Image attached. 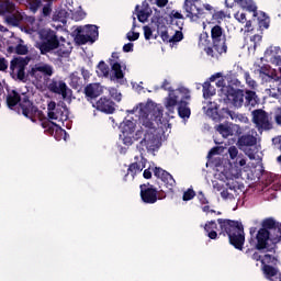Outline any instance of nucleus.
Returning <instances> with one entry per match:
<instances>
[{
	"mask_svg": "<svg viewBox=\"0 0 281 281\" xmlns=\"http://www.w3.org/2000/svg\"><path fill=\"white\" fill-rule=\"evenodd\" d=\"M261 42H262V36L254 35L250 38V45L248 47L249 52H256V47H258V45H260Z\"/></svg>",
	"mask_w": 281,
	"mask_h": 281,
	"instance_id": "58836bf2",
	"label": "nucleus"
},
{
	"mask_svg": "<svg viewBox=\"0 0 281 281\" xmlns=\"http://www.w3.org/2000/svg\"><path fill=\"white\" fill-rule=\"evenodd\" d=\"M123 52L128 53L133 52V43H127L123 46Z\"/></svg>",
	"mask_w": 281,
	"mask_h": 281,
	"instance_id": "e2e57ef3",
	"label": "nucleus"
},
{
	"mask_svg": "<svg viewBox=\"0 0 281 281\" xmlns=\"http://www.w3.org/2000/svg\"><path fill=\"white\" fill-rule=\"evenodd\" d=\"M97 74L100 78H109V74H111V70L106 63L100 61L97 67Z\"/></svg>",
	"mask_w": 281,
	"mask_h": 281,
	"instance_id": "473e14b6",
	"label": "nucleus"
},
{
	"mask_svg": "<svg viewBox=\"0 0 281 281\" xmlns=\"http://www.w3.org/2000/svg\"><path fill=\"white\" fill-rule=\"evenodd\" d=\"M148 16H150V8H148V4H143V9L138 10L137 19L140 23H146Z\"/></svg>",
	"mask_w": 281,
	"mask_h": 281,
	"instance_id": "2f4dec72",
	"label": "nucleus"
},
{
	"mask_svg": "<svg viewBox=\"0 0 281 281\" xmlns=\"http://www.w3.org/2000/svg\"><path fill=\"white\" fill-rule=\"evenodd\" d=\"M109 64L111 67L110 78L111 80L120 82L124 80V71H126V63L120 59V53H112L109 58Z\"/></svg>",
	"mask_w": 281,
	"mask_h": 281,
	"instance_id": "9b49d317",
	"label": "nucleus"
},
{
	"mask_svg": "<svg viewBox=\"0 0 281 281\" xmlns=\"http://www.w3.org/2000/svg\"><path fill=\"white\" fill-rule=\"evenodd\" d=\"M227 18V14H225V11H217L213 14V20L217 23H221V21L225 20Z\"/></svg>",
	"mask_w": 281,
	"mask_h": 281,
	"instance_id": "de8ad7c7",
	"label": "nucleus"
},
{
	"mask_svg": "<svg viewBox=\"0 0 281 281\" xmlns=\"http://www.w3.org/2000/svg\"><path fill=\"white\" fill-rule=\"evenodd\" d=\"M133 30H135V25L133 26L132 31H130L126 34L127 41H137V38H139V33H137V32H135Z\"/></svg>",
	"mask_w": 281,
	"mask_h": 281,
	"instance_id": "8fccbe9b",
	"label": "nucleus"
},
{
	"mask_svg": "<svg viewBox=\"0 0 281 281\" xmlns=\"http://www.w3.org/2000/svg\"><path fill=\"white\" fill-rule=\"evenodd\" d=\"M171 25H175V21H183V14L179 11H171L170 13Z\"/></svg>",
	"mask_w": 281,
	"mask_h": 281,
	"instance_id": "49530a36",
	"label": "nucleus"
},
{
	"mask_svg": "<svg viewBox=\"0 0 281 281\" xmlns=\"http://www.w3.org/2000/svg\"><path fill=\"white\" fill-rule=\"evenodd\" d=\"M221 153V147H214L209 151V157H214V155H218Z\"/></svg>",
	"mask_w": 281,
	"mask_h": 281,
	"instance_id": "680f3d73",
	"label": "nucleus"
},
{
	"mask_svg": "<svg viewBox=\"0 0 281 281\" xmlns=\"http://www.w3.org/2000/svg\"><path fill=\"white\" fill-rule=\"evenodd\" d=\"M109 93H110L111 98H113L117 102H120V100H122V93L117 92V89L110 88Z\"/></svg>",
	"mask_w": 281,
	"mask_h": 281,
	"instance_id": "09e8293b",
	"label": "nucleus"
},
{
	"mask_svg": "<svg viewBox=\"0 0 281 281\" xmlns=\"http://www.w3.org/2000/svg\"><path fill=\"white\" fill-rule=\"evenodd\" d=\"M273 83L277 88L266 89V93L270 95V98H280L281 95V78L276 81V79H272Z\"/></svg>",
	"mask_w": 281,
	"mask_h": 281,
	"instance_id": "c85d7f7f",
	"label": "nucleus"
},
{
	"mask_svg": "<svg viewBox=\"0 0 281 281\" xmlns=\"http://www.w3.org/2000/svg\"><path fill=\"white\" fill-rule=\"evenodd\" d=\"M218 78H221V79L216 82V87H222V91L226 95L227 94V89H232V87L225 86V79H223V74L222 72H217V74L211 76L210 80H211V82H214Z\"/></svg>",
	"mask_w": 281,
	"mask_h": 281,
	"instance_id": "cd10ccee",
	"label": "nucleus"
},
{
	"mask_svg": "<svg viewBox=\"0 0 281 281\" xmlns=\"http://www.w3.org/2000/svg\"><path fill=\"white\" fill-rule=\"evenodd\" d=\"M142 170H144V167H142V165L134 162L132 165H130L128 169H127V175H132L133 179L135 178V175H139V172H142Z\"/></svg>",
	"mask_w": 281,
	"mask_h": 281,
	"instance_id": "4c0bfd02",
	"label": "nucleus"
},
{
	"mask_svg": "<svg viewBox=\"0 0 281 281\" xmlns=\"http://www.w3.org/2000/svg\"><path fill=\"white\" fill-rule=\"evenodd\" d=\"M222 234H227L231 245L235 249L243 250L245 245V228L238 221L232 220H217Z\"/></svg>",
	"mask_w": 281,
	"mask_h": 281,
	"instance_id": "20e7f679",
	"label": "nucleus"
},
{
	"mask_svg": "<svg viewBox=\"0 0 281 281\" xmlns=\"http://www.w3.org/2000/svg\"><path fill=\"white\" fill-rule=\"evenodd\" d=\"M154 175L155 177H157V179H161V181L165 183L166 188H168V190H172V188H175V186H177V181H175V178H172V175H170L168 171L156 167L154 169Z\"/></svg>",
	"mask_w": 281,
	"mask_h": 281,
	"instance_id": "4be33fe9",
	"label": "nucleus"
},
{
	"mask_svg": "<svg viewBox=\"0 0 281 281\" xmlns=\"http://www.w3.org/2000/svg\"><path fill=\"white\" fill-rule=\"evenodd\" d=\"M85 16H87V14L85 13V11H81V10L72 13L74 21H82V19H85Z\"/></svg>",
	"mask_w": 281,
	"mask_h": 281,
	"instance_id": "603ef678",
	"label": "nucleus"
},
{
	"mask_svg": "<svg viewBox=\"0 0 281 281\" xmlns=\"http://www.w3.org/2000/svg\"><path fill=\"white\" fill-rule=\"evenodd\" d=\"M143 177L145 179H150V177H153V172L150 171V169H145L144 173H143Z\"/></svg>",
	"mask_w": 281,
	"mask_h": 281,
	"instance_id": "69168bd1",
	"label": "nucleus"
},
{
	"mask_svg": "<svg viewBox=\"0 0 281 281\" xmlns=\"http://www.w3.org/2000/svg\"><path fill=\"white\" fill-rule=\"evenodd\" d=\"M135 113L138 115V122L144 128L138 130L135 133V139L140 140V147L143 150H157L161 146V133L155 128V124L161 122L164 117V110L161 105H157L153 102L146 104L139 103Z\"/></svg>",
	"mask_w": 281,
	"mask_h": 281,
	"instance_id": "f257e3e1",
	"label": "nucleus"
},
{
	"mask_svg": "<svg viewBox=\"0 0 281 281\" xmlns=\"http://www.w3.org/2000/svg\"><path fill=\"white\" fill-rule=\"evenodd\" d=\"M245 32H251V21L246 22Z\"/></svg>",
	"mask_w": 281,
	"mask_h": 281,
	"instance_id": "774afa93",
	"label": "nucleus"
},
{
	"mask_svg": "<svg viewBox=\"0 0 281 281\" xmlns=\"http://www.w3.org/2000/svg\"><path fill=\"white\" fill-rule=\"evenodd\" d=\"M8 69V60L5 58L0 57V71H5Z\"/></svg>",
	"mask_w": 281,
	"mask_h": 281,
	"instance_id": "bf43d9fd",
	"label": "nucleus"
},
{
	"mask_svg": "<svg viewBox=\"0 0 281 281\" xmlns=\"http://www.w3.org/2000/svg\"><path fill=\"white\" fill-rule=\"evenodd\" d=\"M103 91H104V88L100 83H90L85 89V93L87 98H91V99L102 95Z\"/></svg>",
	"mask_w": 281,
	"mask_h": 281,
	"instance_id": "a878e982",
	"label": "nucleus"
},
{
	"mask_svg": "<svg viewBox=\"0 0 281 281\" xmlns=\"http://www.w3.org/2000/svg\"><path fill=\"white\" fill-rule=\"evenodd\" d=\"M178 114L182 120H186V117H190V108H188V103L183 100H180L179 105H178Z\"/></svg>",
	"mask_w": 281,
	"mask_h": 281,
	"instance_id": "7c9ffc66",
	"label": "nucleus"
},
{
	"mask_svg": "<svg viewBox=\"0 0 281 281\" xmlns=\"http://www.w3.org/2000/svg\"><path fill=\"white\" fill-rule=\"evenodd\" d=\"M235 19L236 21H238L239 23H247V15L245 13H240V12H237L235 14Z\"/></svg>",
	"mask_w": 281,
	"mask_h": 281,
	"instance_id": "4d7b16f0",
	"label": "nucleus"
},
{
	"mask_svg": "<svg viewBox=\"0 0 281 281\" xmlns=\"http://www.w3.org/2000/svg\"><path fill=\"white\" fill-rule=\"evenodd\" d=\"M140 198L144 203H157V190L153 187L140 186Z\"/></svg>",
	"mask_w": 281,
	"mask_h": 281,
	"instance_id": "5701e85b",
	"label": "nucleus"
},
{
	"mask_svg": "<svg viewBox=\"0 0 281 281\" xmlns=\"http://www.w3.org/2000/svg\"><path fill=\"white\" fill-rule=\"evenodd\" d=\"M211 38L214 49H217L218 53L227 52V45H225V31L221 25H215L211 29Z\"/></svg>",
	"mask_w": 281,
	"mask_h": 281,
	"instance_id": "4468645a",
	"label": "nucleus"
},
{
	"mask_svg": "<svg viewBox=\"0 0 281 281\" xmlns=\"http://www.w3.org/2000/svg\"><path fill=\"white\" fill-rule=\"evenodd\" d=\"M97 109L98 111H101L102 113L112 114L115 113V103L106 98H101L97 102Z\"/></svg>",
	"mask_w": 281,
	"mask_h": 281,
	"instance_id": "b1692460",
	"label": "nucleus"
},
{
	"mask_svg": "<svg viewBox=\"0 0 281 281\" xmlns=\"http://www.w3.org/2000/svg\"><path fill=\"white\" fill-rule=\"evenodd\" d=\"M77 35L75 41L78 45H87V43H95V40L99 36L98 26L95 25H86V26H78Z\"/></svg>",
	"mask_w": 281,
	"mask_h": 281,
	"instance_id": "9d476101",
	"label": "nucleus"
},
{
	"mask_svg": "<svg viewBox=\"0 0 281 281\" xmlns=\"http://www.w3.org/2000/svg\"><path fill=\"white\" fill-rule=\"evenodd\" d=\"M205 52L207 54V56H211V58H218L221 56V54H225V52H221L218 53V49L216 48H212V47H207L205 48Z\"/></svg>",
	"mask_w": 281,
	"mask_h": 281,
	"instance_id": "c03bdc74",
	"label": "nucleus"
},
{
	"mask_svg": "<svg viewBox=\"0 0 281 281\" xmlns=\"http://www.w3.org/2000/svg\"><path fill=\"white\" fill-rule=\"evenodd\" d=\"M216 92L214 91V87H212V83L210 82H204L203 83V98L207 100L209 98H212Z\"/></svg>",
	"mask_w": 281,
	"mask_h": 281,
	"instance_id": "e433bc0d",
	"label": "nucleus"
},
{
	"mask_svg": "<svg viewBox=\"0 0 281 281\" xmlns=\"http://www.w3.org/2000/svg\"><path fill=\"white\" fill-rule=\"evenodd\" d=\"M172 25H177L178 30H182V27H183V20H176Z\"/></svg>",
	"mask_w": 281,
	"mask_h": 281,
	"instance_id": "338daca9",
	"label": "nucleus"
},
{
	"mask_svg": "<svg viewBox=\"0 0 281 281\" xmlns=\"http://www.w3.org/2000/svg\"><path fill=\"white\" fill-rule=\"evenodd\" d=\"M265 58L271 65H274L277 68H271V66L266 65L259 69V76L265 80H276L278 82L281 78V49L278 46H270L265 52Z\"/></svg>",
	"mask_w": 281,
	"mask_h": 281,
	"instance_id": "7ed1b4c3",
	"label": "nucleus"
},
{
	"mask_svg": "<svg viewBox=\"0 0 281 281\" xmlns=\"http://www.w3.org/2000/svg\"><path fill=\"white\" fill-rule=\"evenodd\" d=\"M151 25L157 27V34L160 35L164 43H179V41L183 40V33L181 31H176L173 35L168 34L166 19L164 18H154Z\"/></svg>",
	"mask_w": 281,
	"mask_h": 281,
	"instance_id": "6e6552de",
	"label": "nucleus"
},
{
	"mask_svg": "<svg viewBox=\"0 0 281 281\" xmlns=\"http://www.w3.org/2000/svg\"><path fill=\"white\" fill-rule=\"evenodd\" d=\"M237 164H238V166H247V159H245V158H243V157H240V156H238L237 157Z\"/></svg>",
	"mask_w": 281,
	"mask_h": 281,
	"instance_id": "0e129e2a",
	"label": "nucleus"
},
{
	"mask_svg": "<svg viewBox=\"0 0 281 281\" xmlns=\"http://www.w3.org/2000/svg\"><path fill=\"white\" fill-rule=\"evenodd\" d=\"M254 122L259 128V131H269L271 128V123L269 122V115L262 110H256L252 112Z\"/></svg>",
	"mask_w": 281,
	"mask_h": 281,
	"instance_id": "aec40b11",
	"label": "nucleus"
},
{
	"mask_svg": "<svg viewBox=\"0 0 281 281\" xmlns=\"http://www.w3.org/2000/svg\"><path fill=\"white\" fill-rule=\"evenodd\" d=\"M272 143L274 144V148H278V150H281V136L273 138Z\"/></svg>",
	"mask_w": 281,
	"mask_h": 281,
	"instance_id": "052dcab7",
	"label": "nucleus"
},
{
	"mask_svg": "<svg viewBox=\"0 0 281 281\" xmlns=\"http://www.w3.org/2000/svg\"><path fill=\"white\" fill-rule=\"evenodd\" d=\"M16 54H20L24 56V54H27V46L18 45L16 46Z\"/></svg>",
	"mask_w": 281,
	"mask_h": 281,
	"instance_id": "13d9d810",
	"label": "nucleus"
},
{
	"mask_svg": "<svg viewBox=\"0 0 281 281\" xmlns=\"http://www.w3.org/2000/svg\"><path fill=\"white\" fill-rule=\"evenodd\" d=\"M196 193H194V190L189 189L183 193V201H192L194 199Z\"/></svg>",
	"mask_w": 281,
	"mask_h": 281,
	"instance_id": "3c124183",
	"label": "nucleus"
},
{
	"mask_svg": "<svg viewBox=\"0 0 281 281\" xmlns=\"http://www.w3.org/2000/svg\"><path fill=\"white\" fill-rule=\"evenodd\" d=\"M256 142H257L256 137L251 134H248L239 137L237 142V146L239 150L246 151L247 148L251 146H256Z\"/></svg>",
	"mask_w": 281,
	"mask_h": 281,
	"instance_id": "393cba45",
	"label": "nucleus"
},
{
	"mask_svg": "<svg viewBox=\"0 0 281 281\" xmlns=\"http://www.w3.org/2000/svg\"><path fill=\"white\" fill-rule=\"evenodd\" d=\"M221 196L225 201H232V199H235V196H236V191L234 189L229 188V190L222 191Z\"/></svg>",
	"mask_w": 281,
	"mask_h": 281,
	"instance_id": "79ce46f5",
	"label": "nucleus"
},
{
	"mask_svg": "<svg viewBox=\"0 0 281 281\" xmlns=\"http://www.w3.org/2000/svg\"><path fill=\"white\" fill-rule=\"evenodd\" d=\"M236 3H238V5H240V8H243L244 10H248L249 12H256L257 7L254 3V1L251 0H235Z\"/></svg>",
	"mask_w": 281,
	"mask_h": 281,
	"instance_id": "72a5a7b5",
	"label": "nucleus"
},
{
	"mask_svg": "<svg viewBox=\"0 0 281 281\" xmlns=\"http://www.w3.org/2000/svg\"><path fill=\"white\" fill-rule=\"evenodd\" d=\"M7 104L9 109L20 105L22 113L25 117H32L36 108L32 104V101L27 98V94H19L16 91H12L7 98Z\"/></svg>",
	"mask_w": 281,
	"mask_h": 281,
	"instance_id": "0eeeda50",
	"label": "nucleus"
},
{
	"mask_svg": "<svg viewBox=\"0 0 281 281\" xmlns=\"http://www.w3.org/2000/svg\"><path fill=\"white\" fill-rule=\"evenodd\" d=\"M252 260L261 262L262 271L266 278L270 281H281V273L271 265H278V258L271 257L269 254L257 251L252 255Z\"/></svg>",
	"mask_w": 281,
	"mask_h": 281,
	"instance_id": "423d86ee",
	"label": "nucleus"
},
{
	"mask_svg": "<svg viewBox=\"0 0 281 281\" xmlns=\"http://www.w3.org/2000/svg\"><path fill=\"white\" fill-rule=\"evenodd\" d=\"M120 130L122 133L120 138L123 139V144H125V146H131V144H133V139H135V135L133 134L135 133V122L124 120L120 125Z\"/></svg>",
	"mask_w": 281,
	"mask_h": 281,
	"instance_id": "2eb2a0df",
	"label": "nucleus"
},
{
	"mask_svg": "<svg viewBox=\"0 0 281 281\" xmlns=\"http://www.w3.org/2000/svg\"><path fill=\"white\" fill-rule=\"evenodd\" d=\"M29 5H30L31 11L36 12V10H38V8H41V1L33 0L32 2L29 3Z\"/></svg>",
	"mask_w": 281,
	"mask_h": 281,
	"instance_id": "6e6d98bb",
	"label": "nucleus"
},
{
	"mask_svg": "<svg viewBox=\"0 0 281 281\" xmlns=\"http://www.w3.org/2000/svg\"><path fill=\"white\" fill-rule=\"evenodd\" d=\"M228 155H229L231 159H236V157H238V148H236V146L229 147Z\"/></svg>",
	"mask_w": 281,
	"mask_h": 281,
	"instance_id": "5fc2aeb1",
	"label": "nucleus"
},
{
	"mask_svg": "<svg viewBox=\"0 0 281 281\" xmlns=\"http://www.w3.org/2000/svg\"><path fill=\"white\" fill-rule=\"evenodd\" d=\"M29 76L37 89L43 90L47 80L54 76V67L49 64L38 63L29 70Z\"/></svg>",
	"mask_w": 281,
	"mask_h": 281,
	"instance_id": "39448f33",
	"label": "nucleus"
},
{
	"mask_svg": "<svg viewBox=\"0 0 281 281\" xmlns=\"http://www.w3.org/2000/svg\"><path fill=\"white\" fill-rule=\"evenodd\" d=\"M27 63L30 60L23 57L14 58L10 66L12 76H16L19 80H25V67H27Z\"/></svg>",
	"mask_w": 281,
	"mask_h": 281,
	"instance_id": "f3484780",
	"label": "nucleus"
},
{
	"mask_svg": "<svg viewBox=\"0 0 281 281\" xmlns=\"http://www.w3.org/2000/svg\"><path fill=\"white\" fill-rule=\"evenodd\" d=\"M270 234V240L273 244L280 243L281 240V224L273 228Z\"/></svg>",
	"mask_w": 281,
	"mask_h": 281,
	"instance_id": "c9c22d12",
	"label": "nucleus"
},
{
	"mask_svg": "<svg viewBox=\"0 0 281 281\" xmlns=\"http://www.w3.org/2000/svg\"><path fill=\"white\" fill-rule=\"evenodd\" d=\"M32 26H27L25 29L26 34H30L32 38H38L42 41L36 44V47H38L40 52L42 54H47L48 52H52V49H57V54L61 57H67L69 54H71V44L65 38H61V44L58 43V37H56V33L49 29H44L42 31H38V23L36 21H33L31 23Z\"/></svg>",
	"mask_w": 281,
	"mask_h": 281,
	"instance_id": "f03ea898",
	"label": "nucleus"
},
{
	"mask_svg": "<svg viewBox=\"0 0 281 281\" xmlns=\"http://www.w3.org/2000/svg\"><path fill=\"white\" fill-rule=\"evenodd\" d=\"M194 3H196V0H186L183 8L187 12V16L191 19V21H199L205 13L203 12V9Z\"/></svg>",
	"mask_w": 281,
	"mask_h": 281,
	"instance_id": "6ab92c4d",
	"label": "nucleus"
},
{
	"mask_svg": "<svg viewBox=\"0 0 281 281\" xmlns=\"http://www.w3.org/2000/svg\"><path fill=\"white\" fill-rule=\"evenodd\" d=\"M4 8L7 11L5 21L8 25L16 26L23 21V14L19 12L14 3L5 2Z\"/></svg>",
	"mask_w": 281,
	"mask_h": 281,
	"instance_id": "dca6fc26",
	"label": "nucleus"
},
{
	"mask_svg": "<svg viewBox=\"0 0 281 281\" xmlns=\"http://www.w3.org/2000/svg\"><path fill=\"white\" fill-rule=\"evenodd\" d=\"M261 227H263V229H276V220H273L272 217L263 220L261 223Z\"/></svg>",
	"mask_w": 281,
	"mask_h": 281,
	"instance_id": "37998d69",
	"label": "nucleus"
},
{
	"mask_svg": "<svg viewBox=\"0 0 281 281\" xmlns=\"http://www.w3.org/2000/svg\"><path fill=\"white\" fill-rule=\"evenodd\" d=\"M216 131L224 137H229V135H232V127H229V125L221 124L216 127Z\"/></svg>",
	"mask_w": 281,
	"mask_h": 281,
	"instance_id": "ea45409f",
	"label": "nucleus"
},
{
	"mask_svg": "<svg viewBox=\"0 0 281 281\" xmlns=\"http://www.w3.org/2000/svg\"><path fill=\"white\" fill-rule=\"evenodd\" d=\"M49 91L53 93H57L58 95H61L64 100H71V89L67 87V83L65 81H56L53 80L48 86Z\"/></svg>",
	"mask_w": 281,
	"mask_h": 281,
	"instance_id": "a211bd4d",
	"label": "nucleus"
},
{
	"mask_svg": "<svg viewBox=\"0 0 281 281\" xmlns=\"http://www.w3.org/2000/svg\"><path fill=\"white\" fill-rule=\"evenodd\" d=\"M204 231L206 232L209 238H211L212 240H216L217 236H218V225L216 224V222L211 221L207 222L204 225Z\"/></svg>",
	"mask_w": 281,
	"mask_h": 281,
	"instance_id": "bb28decb",
	"label": "nucleus"
},
{
	"mask_svg": "<svg viewBox=\"0 0 281 281\" xmlns=\"http://www.w3.org/2000/svg\"><path fill=\"white\" fill-rule=\"evenodd\" d=\"M210 45V40L207 33H203L200 35L199 47H207Z\"/></svg>",
	"mask_w": 281,
	"mask_h": 281,
	"instance_id": "a18cd8bd",
	"label": "nucleus"
},
{
	"mask_svg": "<svg viewBox=\"0 0 281 281\" xmlns=\"http://www.w3.org/2000/svg\"><path fill=\"white\" fill-rule=\"evenodd\" d=\"M245 79L248 87H250V89H256V81L251 79V76H249V72H245Z\"/></svg>",
	"mask_w": 281,
	"mask_h": 281,
	"instance_id": "864d4df0",
	"label": "nucleus"
},
{
	"mask_svg": "<svg viewBox=\"0 0 281 281\" xmlns=\"http://www.w3.org/2000/svg\"><path fill=\"white\" fill-rule=\"evenodd\" d=\"M226 98L234 104V106H237V109H240V106L245 104V91L240 89H227Z\"/></svg>",
	"mask_w": 281,
	"mask_h": 281,
	"instance_id": "412c9836",
	"label": "nucleus"
},
{
	"mask_svg": "<svg viewBox=\"0 0 281 281\" xmlns=\"http://www.w3.org/2000/svg\"><path fill=\"white\" fill-rule=\"evenodd\" d=\"M244 98L248 106H256V104H258V95H256V92L254 91H246Z\"/></svg>",
	"mask_w": 281,
	"mask_h": 281,
	"instance_id": "f704fd0d",
	"label": "nucleus"
},
{
	"mask_svg": "<svg viewBox=\"0 0 281 281\" xmlns=\"http://www.w3.org/2000/svg\"><path fill=\"white\" fill-rule=\"evenodd\" d=\"M47 115L48 120L54 122H67L69 120V111L63 105H57L54 101L47 104Z\"/></svg>",
	"mask_w": 281,
	"mask_h": 281,
	"instance_id": "ddd939ff",
	"label": "nucleus"
},
{
	"mask_svg": "<svg viewBox=\"0 0 281 281\" xmlns=\"http://www.w3.org/2000/svg\"><path fill=\"white\" fill-rule=\"evenodd\" d=\"M179 100H190V90L184 87L178 88L176 90L169 91V95L165 100V108L169 113H175L177 104L179 105Z\"/></svg>",
	"mask_w": 281,
	"mask_h": 281,
	"instance_id": "1a4fd4ad",
	"label": "nucleus"
},
{
	"mask_svg": "<svg viewBox=\"0 0 281 281\" xmlns=\"http://www.w3.org/2000/svg\"><path fill=\"white\" fill-rule=\"evenodd\" d=\"M144 36L146 41H150L151 38H157L158 34L155 33V30L150 26H144Z\"/></svg>",
	"mask_w": 281,
	"mask_h": 281,
	"instance_id": "a19ab883",
	"label": "nucleus"
},
{
	"mask_svg": "<svg viewBox=\"0 0 281 281\" xmlns=\"http://www.w3.org/2000/svg\"><path fill=\"white\" fill-rule=\"evenodd\" d=\"M203 109L209 117H212V120H217L218 111L216 109V104L212 106V102L206 101V105H204Z\"/></svg>",
	"mask_w": 281,
	"mask_h": 281,
	"instance_id": "c756f323",
	"label": "nucleus"
},
{
	"mask_svg": "<svg viewBox=\"0 0 281 281\" xmlns=\"http://www.w3.org/2000/svg\"><path fill=\"white\" fill-rule=\"evenodd\" d=\"M250 234L251 236L256 234V228H250ZM269 240H271V233L265 228H260L256 236L250 238L249 243L255 247V249L262 251V249H267V247H269Z\"/></svg>",
	"mask_w": 281,
	"mask_h": 281,
	"instance_id": "f8f14e48",
	"label": "nucleus"
}]
</instances>
